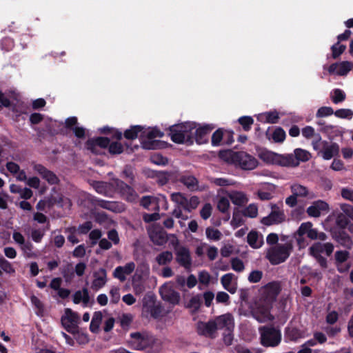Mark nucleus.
Instances as JSON below:
<instances>
[{
  "mask_svg": "<svg viewBox=\"0 0 353 353\" xmlns=\"http://www.w3.org/2000/svg\"><path fill=\"white\" fill-rule=\"evenodd\" d=\"M293 251L292 241L276 244L266 250L265 259L272 265H277L286 261Z\"/></svg>",
  "mask_w": 353,
  "mask_h": 353,
  "instance_id": "nucleus-1",
  "label": "nucleus"
},
{
  "mask_svg": "<svg viewBox=\"0 0 353 353\" xmlns=\"http://www.w3.org/2000/svg\"><path fill=\"white\" fill-rule=\"evenodd\" d=\"M196 128V123L186 122L174 125L170 128V136L172 141L177 143H192V130Z\"/></svg>",
  "mask_w": 353,
  "mask_h": 353,
  "instance_id": "nucleus-2",
  "label": "nucleus"
},
{
  "mask_svg": "<svg viewBox=\"0 0 353 353\" xmlns=\"http://www.w3.org/2000/svg\"><path fill=\"white\" fill-rule=\"evenodd\" d=\"M163 133L157 128L143 129L141 148L147 150H156L165 148L167 143L158 140L157 138H161Z\"/></svg>",
  "mask_w": 353,
  "mask_h": 353,
  "instance_id": "nucleus-3",
  "label": "nucleus"
},
{
  "mask_svg": "<svg viewBox=\"0 0 353 353\" xmlns=\"http://www.w3.org/2000/svg\"><path fill=\"white\" fill-rule=\"evenodd\" d=\"M268 163L283 167H296L301 161L306 162L312 156H259Z\"/></svg>",
  "mask_w": 353,
  "mask_h": 353,
  "instance_id": "nucleus-4",
  "label": "nucleus"
},
{
  "mask_svg": "<svg viewBox=\"0 0 353 353\" xmlns=\"http://www.w3.org/2000/svg\"><path fill=\"white\" fill-rule=\"evenodd\" d=\"M261 344L265 347H276L281 341V331L270 325L259 327Z\"/></svg>",
  "mask_w": 353,
  "mask_h": 353,
  "instance_id": "nucleus-5",
  "label": "nucleus"
},
{
  "mask_svg": "<svg viewBox=\"0 0 353 353\" xmlns=\"http://www.w3.org/2000/svg\"><path fill=\"white\" fill-rule=\"evenodd\" d=\"M228 163L239 166L243 170H253L258 165V160L254 156H219Z\"/></svg>",
  "mask_w": 353,
  "mask_h": 353,
  "instance_id": "nucleus-6",
  "label": "nucleus"
},
{
  "mask_svg": "<svg viewBox=\"0 0 353 353\" xmlns=\"http://www.w3.org/2000/svg\"><path fill=\"white\" fill-rule=\"evenodd\" d=\"M130 337L133 339L132 346L137 350H143L148 347H152L156 342V338L148 332H132Z\"/></svg>",
  "mask_w": 353,
  "mask_h": 353,
  "instance_id": "nucleus-7",
  "label": "nucleus"
},
{
  "mask_svg": "<svg viewBox=\"0 0 353 353\" xmlns=\"http://www.w3.org/2000/svg\"><path fill=\"white\" fill-rule=\"evenodd\" d=\"M174 249L176 261L185 270H190L192 266V260L189 248L185 246L179 245L178 241H176V244L174 245Z\"/></svg>",
  "mask_w": 353,
  "mask_h": 353,
  "instance_id": "nucleus-8",
  "label": "nucleus"
},
{
  "mask_svg": "<svg viewBox=\"0 0 353 353\" xmlns=\"http://www.w3.org/2000/svg\"><path fill=\"white\" fill-rule=\"evenodd\" d=\"M312 146L316 152L321 154H338L339 145L332 142L322 141L319 134L316 135V140L312 141Z\"/></svg>",
  "mask_w": 353,
  "mask_h": 353,
  "instance_id": "nucleus-9",
  "label": "nucleus"
},
{
  "mask_svg": "<svg viewBox=\"0 0 353 353\" xmlns=\"http://www.w3.org/2000/svg\"><path fill=\"white\" fill-rule=\"evenodd\" d=\"M79 316L77 313L70 308L65 310V316L61 317V323L64 329L70 334H74L78 330Z\"/></svg>",
  "mask_w": 353,
  "mask_h": 353,
  "instance_id": "nucleus-10",
  "label": "nucleus"
},
{
  "mask_svg": "<svg viewBox=\"0 0 353 353\" xmlns=\"http://www.w3.org/2000/svg\"><path fill=\"white\" fill-rule=\"evenodd\" d=\"M272 211L267 216L263 217L261 222L263 225L270 226L272 225H278L285 220V215L283 210H281L276 204L271 205Z\"/></svg>",
  "mask_w": 353,
  "mask_h": 353,
  "instance_id": "nucleus-11",
  "label": "nucleus"
},
{
  "mask_svg": "<svg viewBox=\"0 0 353 353\" xmlns=\"http://www.w3.org/2000/svg\"><path fill=\"white\" fill-rule=\"evenodd\" d=\"M331 234L333 239L341 246L351 250L353 247V238L342 228H332Z\"/></svg>",
  "mask_w": 353,
  "mask_h": 353,
  "instance_id": "nucleus-12",
  "label": "nucleus"
},
{
  "mask_svg": "<svg viewBox=\"0 0 353 353\" xmlns=\"http://www.w3.org/2000/svg\"><path fill=\"white\" fill-rule=\"evenodd\" d=\"M329 211V205L327 202L323 200H317L314 201L310 205L306 212L310 217L318 218L321 214H325Z\"/></svg>",
  "mask_w": 353,
  "mask_h": 353,
  "instance_id": "nucleus-13",
  "label": "nucleus"
},
{
  "mask_svg": "<svg viewBox=\"0 0 353 353\" xmlns=\"http://www.w3.org/2000/svg\"><path fill=\"white\" fill-rule=\"evenodd\" d=\"M116 187L124 199L129 202L136 201L138 194L130 185L122 181L117 180L116 182Z\"/></svg>",
  "mask_w": 353,
  "mask_h": 353,
  "instance_id": "nucleus-14",
  "label": "nucleus"
},
{
  "mask_svg": "<svg viewBox=\"0 0 353 353\" xmlns=\"http://www.w3.org/2000/svg\"><path fill=\"white\" fill-rule=\"evenodd\" d=\"M109 152L111 154H120L123 152L131 153L135 152V150H138L139 148L138 145H132V141L130 143H126L125 145H123L119 141H114L108 145Z\"/></svg>",
  "mask_w": 353,
  "mask_h": 353,
  "instance_id": "nucleus-15",
  "label": "nucleus"
},
{
  "mask_svg": "<svg viewBox=\"0 0 353 353\" xmlns=\"http://www.w3.org/2000/svg\"><path fill=\"white\" fill-rule=\"evenodd\" d=\"M216 323V330L225 329L226 332H233L234 327V322L233 316L227 313L223 315L216 316L214 320Z\"/></svg>",
  "mask_w": 353,
  "mask_h": 353,
  "instance_id": "nucleus-16",
  "label": "nucleus"
},
{
  "mask_svg": "<svg viewBox=\"0 0 353 353\" xmlns=\"http://www.w3.org/2000/svg\"><path fill=\"white\" fill-rule=\"evenodd\" d=\"M197 333L201 336H204L210 338H214L216 332V323L213 320L208 322L199 321L197 323Z\"/></svg>",
  "mask_w": 353,
  "mask_h": 353,
  "instance_id": "nucleus-17",
  "label": "nucleus"
},
{
  "mask_svg": "<svg viewBox=\"0 0 353 353\" xmlns=\"http://www.w3.org/2000/svg\"><path fill=\"white\" fill-rule=\"evenodd\" d=\"M94 279L91 288L93 290L97 291L102 288L107 283V272L105 269L101 268L93 273Z\"/></svg>",
  "mask_w": 353,
  "mask_h": 353,
  "instance_id": "nucleus-18",
  "label": "nucleus"
},
{
  "mask_svg": "<svg viewBox=\"0 0 353 353\" xmlns=\"http://www.w3.org/2000/svg\"><path fill=\"white\" fill-rule=\"evenodd\" d=\"M34 170L50 185L57 184L59 181L58 177L53 172L48 170L41 164H35L34 165Z\"/></svg>",
  "mask_w": 353,
  "mask_h": 353,
  "instance_id": "nucleus-19",
  "label": "nucleus"
},
{
  "mask_svg": "<svg viewBox=\"0 0 353 353\" xmlns=\"http://www.w3.org/2000/svg\"><path fill=\"white\" fill-rule=\"evenodd\" d=\"M161 298L165 301L174 305H178L180 301V294L171 288L162 287L160 289Z\"/></svg>",
  "mask_w": 353,
  "mask_h": 353,
  "instance_id": "nucleus-20",
  "label": "nucleus"
},
{
  "mask_svg": "<svg viewBox=\"0 0 353 353\" xmlns=\"http://www.w3.org/2000/svg\"><path fill=\"white\" fill-rule=\"evenodd\" d=\"M149 236L154 244L163 245L168 241L166 232L161 228H154L149 231Z\"/></svg>",
  "mask_w": 353,
  "mask_h": 353,
  "instance_id": "nucleus-21",
  "label": "nucleus"
},
{
  "mask_svg": "<svg viewBox=\"0 0 353 353\" xmlns=\"http://www.w3.org/2000/svg\"><path fill=\"white\" fill-rule=\"evenodd\" d=\"M110 145V139L107 137L92 138L87 141L85 146L91 152H97V148H106Z\"/></svg>",
  "mask_w": 353,
  "mask_h": 353,
  "instance_id": "nucleus-22",
  "label": "nucleus"
},
{
  "mask_svg": "<svg viewBox=\"0 0 353 353\" xmlns=\"http://www.w3.org/2000/svg\"><path fill=\"white\" fill-rule=\"evenodd\" d=\"M316 125L319 127V130L327 135L330 138H334L341 133L337 126L328 124L325 121H318Z\"/></svg>",
  "mask_w": 353,
  "mask_h": 353,
  "instance_id": "nucleus-23",
  "label": "nucleus"
},
{
  "mask_svg": "<svg viewBox=\"0 0 353 353\" xmlns=\"http://www.w3.org/2000/svg\"><path fill=\"white\" fill-rule=\"evenodd\" d=\"M310 252L312 255L315 253L321 254L325 252L327 256H330L334 250V245L332 243H314L310 248Z\"/></svg>",
  "mask_w": 353,
  "mask_h": 353,
  "instance_id": "nucleus-24",
  "label": "nucleus"
},
{
  "mask_svg": "<svg viewBox=\"0 0 353 353\" xmlns=\"http://www.w3.org/2000/svg\"><path fill=\"white\" fill-rule=\"evenodd\" d=\"M252 316L259 322L264 323L270 320V310L265 306H257L252 312Z\"/></svg>",
  "mask_w": 353,
  "mask_h": 353,
  "instance_id": "nucleus-25",
  "label": "nucleus"
},
{
  "mask_svg": "<svg viewBox=\"0 0 353 353\" xmlns=\"http://www.w3.org/2000/svg\"><path fill=\"white\" fill-rule=\"evenodd\" d=\"M202 304V295L200 294L193 296L189 301L185 303L184 306L190 310L192 314L197 312Z\"/></svg>",
  "mask_w": 353,
  "mask_h": 353,
  "instance_id": "nucleus-26",
  "label": "nucleus"
},
{
  "mask_svg": "<svg viewBox=\"0 0 353 353\" xmlns=\"http://www.w3.org/2000/svg\"><path fill=\"white\" fill-rule=\"evenodd\" d=\"M74 303L79 304L83 302V305L86 306L90 301V295L88 288H83L82 290H77L73 294Z\"/></svg>",
  "mask_w": 353,
  "mask_h": 353,
  "instance_id": "nucleus-27",
  "label": "nucleus"
},
{
  "mask_svg": "<svg viewBox=\"0 0 353 353\" xmlns=\"http://www.w3.org/2000/svg\"><path fill=\"white\" fill-rule=\"evenodd\" d=\"M232 203L238 206H243L248 203V199L246 195L239 191H233L228 195Z\"/></svg>",
  "mask_w": 353,
  "mask_h": 353,
  "instance_id": "nucleus-28",
  "label": "nucleus"
},
{
  "mask_svg": "<svg viewBox=\"0 0 353 353\" xmlns=\"http://www.w3.org/2000/svg\"><path fill=\"white\" fill-rule=\"evenodd\" d=\"M139 136L141 138L143 136V128L140 125L132 126L124 132V137L129 140L137 139ZM130 141H132V145H133L132 141H129L128 143H130Z\"/></svg>",
  "mask_w": 353,
  "mask_h": 353,
  "instance_id": "nucleus-29",
  "label": "nucleus"
},
{
  "mask_svg": "<svg viewBox=\"0 0 353 353\" xmlns=\"http://www.w3.org/2000/svg\"><path fill=\"white\" fill-rule=\"evenodd\" d=\"M247 241L250 246L254 249L261 248L263 243L262 240H259L258 232L254 230H252L248 233L247 236Z\"/></svg>",
  "mask_w": 353,
  "mask_h": 353,
  "instance_id": "nucleus-30",
  "label": "nucleus"
},
{
  "mask_svg": "<svg viewBox=\"0 0 353 353\" xmlns=\"http://www.w3.org/2000/svg\"><path fill=\"white\" fill-rule=\"evenodd\" d=\"M211 128L208 126H203L196 128H195L194 130H192L193 134H195L196 135V141L201 144L203 142L206 141L205 135L210 131Z\"/></svg>",
  "mask_w": 353,
  "mask_h": 353,
  "instance_id": "nucleus-31",
  "label": "nucleus"
},
{
  "mask_svg": "<svg viewBox=\"0 0 353 353\" xmlns=\"http://www.w3.org/2000/svg\"><path fill=\"white\" fill-rule=\"evenodd\" d=\"M103 315L101 312H94L92 321L90 324V330L94 334H97L99 331V326L101 323Z\"/></svg>",
  "mask_w": 353,
  "mask_h": 353,
  "instance_id": "nucleus-32",
  "label": "nucleus"
},
{
  "mask_svg": "<svg viewBox=\"0 0 353 353\" xmlns=\"http://www.w3.org/2000/svg\"><path fill=\"white\" fill-rule=\"evenodd\" d=\"M292 193L296 196L309 197L312 198L314 194L309 192L307 188L299 184H294L291 188Z\"/></svg>",
  "mask_w": 353,
  "mask_h": 353,
  "instance_id": "nucleus-33",
  "label": "nucleus"
},
{
  "mask_svg": "<svg viewBox=\"0 0 353 353\" xmlns=\"http://www.w3.org/2000/svg\"><path fill=\"white\" fill-rule=\"evenodd\" d=\"M171 199L176 203L178 207L188 209V199L181 192H176L171 194Z\"/></svg>",
  "mask_w": 353,
  "mask_h": 353,
  "instance_id": "nucleus-34",
  "label": "nucleus"
},
{
  "mask_svg": "<svg viewBox=\"0 0 353 353\" xmlns=\"http://www.w3.org/2000/svg\"><path fill=\"white\" fill-rule=\"evenodd\" d=\"M180 181L191 190L197 189L198 181L194 176H182L180 178Z\"/></svg>",
  "mask_w": 353,
  "mask_h": 353,
  "instance_id": "nucleus-35",
  "label": "nucleus"
},
{
  "mask_svg": "<svg viewBox=\"0 0 353 353\" xmlns=\"http://www.w3.org/2000/svg\"><path fill=\"white\" fill-rule=\"evenodd\" d=\"M173 259V254L170 251H163L156 257V261L159 265H165Z\"/></svg>",
  "mask_w": 353,
  "mask_h": 353,
  "instance_id": "nucleus-36",
  "label": "nucleus"
},
{
  "mask_svg": "<svg viewBox=\"0 0 353 353\" xmlns=\"http://www.w3.org/2000/svg\"><path fill=\"white\" fill-rule=\"evenodd\" d=\"M301 337V331L296 327L285 328V338L291 341H296Z\"/></svg>",
  "mask_w": 353,
  "mask_h": 353,
  "instance_id": "nucleus-37",
  "label": "nucleus"
},
{
  "mask_svg": "<svg viewBox=\"0 0 353 353\" xmlns=\"http://www.w3.org/2000/svg\"><path fill=\"white\" fill-rule=\"evenodd\" d=\"M330 98L334 103L337 104L345 100L346 94L342 90L336 88L330 92Z\"/></svg>",
  "mask_w": 353,
  "mask_h": 353,
  "instance_id": "nucleus-38",
  "label": "nucleus"
},
{
  "mask_svg": "<svg viewBox=\"0 0 353 353\" xmlns=\"http://www.w3.org/2000/svg\"><path fill=\"white\" fill-rule=\"evenodd\" d=\"M205 234L208 239L212 241H219L222 237L221 232L218 230L212 227H208L205 230Z\"/></svg>",
  "mask_w": 353,
  "mask_h": 353,
  "instance_id": "nucleus-39",
  "label": "nucleus"
},
{
  "mask_svg": "<svg viewBox=\"0 0 353 353\" xmlns=\"http://www.w3.org/2000/svg\"><path fill=\"white\" fill-rule=\"evenodd\" d=\"M261 119L267 123H276L279 119V113L276 111L265 112L261 115Z\"/></svg>",
  "mask_w": 353,
  "mask_h": 353,
  "instance_id": "nucleus-40",
  "label": "nucleus"
},
{
  "mask_svg": "<svg viewBox=\"0 0 353 353\" xmlns=\"http://www.w3.org/2000/svg\"><path fill=\"white\" fill-rule=\"evenodd\" d=\"M353 64L350 61H342L339 63V69L336 71V74L344 76L352 70Z\"/></svg>",
  "mask_w": 353,
  "mask_h": 353,
  "instance_id": "nucleus-41",
  "label": "nucleus"
},
{
  "mask_svg": "<svg viewBox=\"0 0 353 353\" xmlns=\"http://www.w3.org/2000/svg\"><path fill=\"white\" fill-rule=\"evenodd\" d=\"M336 265L344 263L350 256V252L347 250L336 251L334 254Z\"/></svg>",
  "mask_w": 353,
  "mask_h": 353,
  "instance_id": "nucleus-42",
  "label": "nucleus"
},
{
  "mask_svg": "<svg viewBox=\"0 0 353 353\" xmlns=\"http://www.w3.org/2000/svg\"><path fill=\"white\" fill-rule=\"evenodd\" d=\"M349 223L350 221L348 217H347L343 213H339L336 218V225L337 227L335 228H342L343 230H345Z\"/></svg>",
  "mask_w": 353,
  "mask_h": 353,
  "instance_id": "nucleus-43",
  "label": "nucleus"
},
{
  "mask_svg": "<svg viewBox=\"0 0 353 353\" xmlns=\"http://www.w3.org/2000/svg\"><path fill=\"white\" fill-rule=\"evenodd\" d=\"M241 212L245 216L255 218L258 215V208L254 204H250Z\"/></svg>",
  "mask_w": 353,
  "mask_h": 353,
  "instance_id": "nucleus-44",
  "label": "nucleus"
},
{
  "mask_svg": "<svg viewBox=\"0 0 353 353\" xmlns=\"http://www.w3.org/2000/svg\"><path fill=\"white\" fill-rule=\"evenodd\" d=\"M150 160L152 163L159 166H165L170 162L166 156H150Z\"/></svg>",
  "mask_w": 353,
  "mask_h": 353,
  "instance_id": "nucleus-45",
  "label": "nucleus"
},
{
  "mask_svg": "<svg viewBox=\"0 0 353 353\" xmlns=\"http://www.w3.org/2000/svg\"><path fill=\"white\" fill-rule=\"evenodd\" d=\"M241 215L242 212H240L237 208H235L233 212L232 219L231 221V225L234 228L239 227L243 224V219Z\"/></svg>",
  "mask_w": 353,
  "mask_h": 353,
  "instance_id": "nucleus-46",
  "label": "nucleus"
},
{
  "mask_svg": "<svg viewBox=\"0 0 353 353\" xmlns=\"http://www.w3.org/2000/svg\"><path fill=\"white\" fill-rule=\"evenodd\" d=\"M61 274L67 282L70 281L74 276V272L71 264L65 265L62 269Z\"/></svg>",
  "mask_w": 353,
  "mask_h": 353,
  "instance_id": "nucleus-47",
  "label": "nucleus"
},
{
  "mask_svg": "<svg viewBox=\"0 0 353 353\" xmlns=\"http://www.w3.org/2000/svg\"><path fill=\"white\" fill-rule=\"evenodd\" d=\"M334 114V111L332 108L328 106H323L318 109L316 117L317 118L326 117Z\"/></svg>",
  "mask_w": 353,
  "mask_h": 353,
  "instance_id": "nucleus-48",
  "label": "nucleus"
},
{
  "mask_svg": "<svg viewBox=\"0 0 353 353\" xmlns=\"http://www.w3.org/2000/svg\"><path fill=\"white\" fill-rule=\"evenodd\" d=\"M230 263L232 270L237 272H241L245 269V265L243 261L239 257L232 258Z\"/></svg>",
  "mask_w": 353,
  "mask_h": 353,
  "instance_id": "nucleus-49",
  "label": "nucleus"
},
{
  "mask_svg": "<svg viewBox=\"0 0 353 353\" xmlns=\"http://www.w3.org/2000/svg\"><path fill=\"white\" fill-rule=\"evenodd\" d=\"M223 139V132L221 130L219 129L215 131L212 136V145L213 146H219L222 145Z\"/></svg>",
  "mask_w": 353,
  "mask_h": 353,
  "instance_id": "nucleus-50",
  "label": "nucleus"
},
{
  "mask_svg": "<svg viewBox=\"0 0 353 353\" xmlns=\"http://www.w3.org/2000/svg\"><path fill=\"white\" fill-rule=\"evenodd\" d=\"M334 115L340 119H350L353 116V111L350 109H339L334 112Z\"/></svg>",
  "mask_w": 353,
  "mask_h": 353,
  "instance_id": "nucleus-51",
  "label": "nucleus"
},
{
  "mask_svg": "<svg viewBox=\"0 0 353 353\" xmlns=\"http://www.w3.org/2000/svg\"><path fill=\"white\" fill-rule=\"evenodd\" d=\"M77 342L80 345H85L89 342V338L87 333L81 332L78 330L77 332L72 334Z\"/></svg>",
  "mask_w": 353,
  "mask_h": 353,
  "instance_id": "nucleus-52",
  "label": "nucleus"
},
{
  "mask_svg": "<svg viewBox=\"0 0 353 353\" xmlns=\"http://www.w3.org/2000/svg\"><path fill=\"white\" fill-rule=\"evenodd\" d=\"M345 49L346 46L345 45H340L339 42H337L331 48L332 52V57L334 59L338 58L345 50Z\"/></svg>",
  "mask_w": 353,
  "mask_h": 353,
  "instance_id": "nucleus-53",
  "label": "nucleus"
},
{
  "mask_svg": "<svg viewBox=\"0 0 353 353\" xmlns=\"http://www.w3.org/2000/svg\"><path fill=\"white\" fill-rule=\"evenodd\" d=\"M312 227V223L311 222H305L301 224L299 226L296 234L299 236H303V235H307L309 231Z\"/></svg>",
  "mask_w": 353,
  "mask_h": 353,
  "instance_id": "nucleus-54",
  "label": "nucleus"
},
{
  "mask_svg": "<svg viewBox=\"0 0 353 353\" xmlns=\"http://www.w3.org/2000/svg\"><path fill=\"white\" fill-rule=\"evenodd\" d=\"M301 134L305 139H309L315 137V140H316V135L318 134L315 132L314 128L310 125L303 128L301 130Z\"/></svg>",
  "mask_w": 353,
  "mask_h": 353,
  "instance_id": "nucleus-55",
  "label": "nucleus"
},
{
  "mask_svg": "<svg viewBox=\"0 0 353 353\" xmlns=\"http://www.w3.org/2000/svg\"><path fill=\"white\" fill-rule=\"evenodd\" d=\"M230 207L229 200L225 197H221L217 203V209L222 213L228 212Z\"/></svg>",
  "mask_w": 353,
  "mask_h": 353,
  "instance_id": "nucleus-56",
  "label": "nucleus"
},
{
  "mask_svg": "<svg viewBox=\"0 0 353 353\" xmlns=\"http://www.w3.org/2000/svg\"><path fill=\"white\" fill-rule=\"evenodd\" d=\"M239 122L243 126V129L248 131L253 124L254 120L251 117L244 116L239 119Z\"/></svg>",
  "mask_w": 353,
  "mask_h": 353,
  "instance_id": "nucleus-57",
  "label": "nucleus"
},
{
  "mask_svg": "<svg viewBox=\"0 0 353 353\" xmlns=\"http://www.w3.org/2000/svg\"><path fill=\"white\" fill-rule=\"evenodd\" d=\"M263 277V272L261 270H253L248 276V281L250 283H255L259 282Z\"/></svg>",
  "mask_w": 353,
  "mask_h": 353,
  "instance_id": "nucleus-58",
  "label": "nucleus"
},
{
  "mask_svg": "<svg viewBox=\"0 0 353 353\" xmlns=\"http://www.w3.org/2000/svg\"><path fill=\"white\" fill-rule=\"evenodd\" d=\"M212 208L210 203H205L200 211V215L202 219L207 220L212 214Z\"/></svg>",
  "mask_w": 353,
  "mask_h": 353,
  "instance_id": "nucleus-59",
  "label": "nucleus"
},
{
  "mask_svg": "<svg viewBox=\"0 0 353 353\" xmlns=\"http://www.w3.org/2000/svg\"><path fill=\"white\" fill-rule=\"evenodd\" d=\"M123 176L125 179H130V183H132L134 181V168L130 165H126L122 172Z\"/></svg>",
  "mask_w": 353,
  "mask_h": 353,
  "instance_id": "nucleus-60",
  "label": "nucleus"
},
{
  "mask_svg": "<svg viewBox=\"0 0 353 353\" xmlns=\"http://www.w3.org/2000/svg\"><path fill=\"white\" fill-rule=\"evenodd\" d=\"M272 138L276 142L283 141L285 138V132L282 128H278L273 132Z\"/></svg>",
  "mask_w": 353,
  "mask_h": 353,
  "instance_id": "nucleus-61",
  "label": "nucleus"
},
{
  "mask_svg": "<svg viewBox=\"0 0 353 353\" xmlns=\"http://www.w3.org/2000/svg\"><path fill=\"white\" fill-rule=\"evenodd\" d=\"M34 246L32 243L30 241H26L23 244L21 245V249L25 252L27 257L30 258L34 256L32 252V250Z\"/></svg>",
  "mask_w": 353,
  "mask_h": 353,
  "instance_id": "nucleus-62",
  "label": "nucleus"
},
{
  "mask_svg": "<svg viewBox=\"0 0 353 353\" xmlns=\"http://www.w3.org/2000/svg\"><path fill=\"white\" fill-rule=\"evenodd\" d=\"M93 227L92 223L90 221H87L83 224L79 225L78 232L81 234H87Z\"/></svg>",
  "mask_w": 353,
  "mask_h": 353,
  "instance_id": "nucleus-63",
  "label": "nucleus"
},
{
  "mask_svg": "<svg viewBox=\"0 0 353 353\" xmlns=\"http://www.w3.org/2000/svg\"><path fill=\"white\" fill-rule=\"evenodd\" d=\"M341 209L343 212L342 213L353 221V207L352 205L349 204H342Z\"/></svg>",
  "mask_w": 353,
  "mask_h": 353,
  "instance_id": "nucleus-64",
  "label": "nucleus"
}]
</instances>
